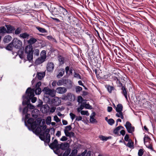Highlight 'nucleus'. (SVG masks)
Instances as JSON below:
<instances>
[{"label":"nucleus","mask_w":156,"mask_h":156,"mask_svg":"<svg viewBox=\"0 0 156 156\" xmlns=\"http://www.w3.org/2000/svg\"><path fill=\"white\" fill-rule=\"evenodd\" d=\"M53 14L55 15H59L61 19L64 21L66 18L70 20H71V16L67 10L61 6L57 8H55L52 12Z\"/></svg>","instance_id":"f257e3e1"},{"label":"nucleus","mask_w":156,"mask_h":156,"mask_svg":"<svg viewBox=\"0 0 156 156\" xmlns=\"http://www.w3.org/2000/svg\"><path fill=\"white\" fill-rule=\"evenodd\" d=\"M24 51L27 54V58L28 60L30 62H31L33 61L34 51L32 46H31V45L26 46L24 49Z\"/></svg>","instance_id":"f03ea898"},{"label":"nucleus","mask_w":156,"mask_h":156,"mask_svg":"<svg viewBox=\"0 0 156 156\" xmlns=\"http://www.w3.org/2000/svg\"><path fill=\"white\" fill-rule=\"evenodd\" d=\"M50 129H47L45 131L41 134L40 136V139L44 142L45 144H48L50 141V135L49 133Z\"/></svg>","instance_id":"7ed1b4c3"},{"label":"nucleus","mask_w":156,"mask_h":156,"mask_svg":"<svg viewBox=\"0 0 156 156\" xmlns=\"http://www.w3.org/2000/svg\"><path fill=\"white\" fill-rule=\"evenodd\" d=\"M28 91L29 92V94L30 96V97L29 98H30L34 97V92L36 94L39 95L41 93V90L40 88L31 89L30 87H28L26 91V93L27 94Z\"/></svg>","instance_id":"20e7f679"},{"label":"nucleus","mask_w":156,"mask_h":156,"mask_svg":"<svg viewBox=\"0 0 156 156\" xmlns=\"http://www.w3.org/2000/svg\"><path fill=\"white\" fill-rule=\"evenodd\" d=\"M46 57V51H42L41 53L40 57L38 58L35 61V64L37 65L41 64L45 61Z\"/></svg>","instance_id":"39448f33"},{"label":"nucleus","mask_w":156,"mask_h":156,"mask_svg":"<svg viewBox=\"0 0 156 156\" xmlns=\"http://www.w3.org/2000/svg\"><path fill=\"white\" fill-rule=\"evenodd\" d=\"M42 91L45 96L47 97L50 96L53 97L55 95V91L54 90H51L47 87H44Z\"/></svg>","instance_id":"423d86ee"},{"label":"nucleus","mask_w":156,"mask_h":156,"mask_svg":"<svg viewBox=\"0 0 156 156\" xmlns=\"http://www.w3.org/2000/svg\"><path fill=\"white\" fill-rule=\"evenodd\" d=\"M122 110L123 106L122 104H119L117 105V107H115V110L117 113L115 115L118 117H120L122 119H124V116L122 112Z\"/></svg>","instance_id":"0eeeda50"},{"label":"nucleus","mask_w":156,"mask_h":156,"mask_svg":"<svg viewBox=\"0 0 156 156\" xmlns=\"http://www.w3.org/2000/svg\"><path fill=\"white\" fill-rule=\"evenodd\" d=\"M13 46L16 48H20L22 46V41L17 38L14 39L12 41Z\"/></svg>","instance_id":"6e6552de"},{"label":"nucleus","mask_w":156,"mask_h":156,"mask_svg":"<svg viewBox=\"0 0 156 156\" xmlns=\"http://www.w3.org/2000/svg\"><path fill=\"white\" fill-rule=\"evenodd\" d=\"M47 126L46 125H44L41 126V125L40 127H37L35 129V132L37 134H39L40 136H41V134L43 133L47 129Z\"/></svg>","instance_id":"1a4fd4ad"},{"label":"nucleus","mask_w":156,"mask_h":156,"mask_svg":"<svg viewBox=\"0 0 156 156\" xmlns=\"http://www.w3.org/2000/svg\"><path fill=\"white\" fill-rule=\"evenodd\" d=\"M125 126L129 133H132L134 131V127L132 126V124L129 122H126Z\"/></svg>","instance_id":"9d476101"},{"label":"nucleus","mask_w":156,"mask_h":156,"mask_svg":"<svg viewBox=\"0 0 156 156\" xmlns=\"http://www.w3.org/2000/svg\"><path fill=\"white\" fill-rule=\"evenodd\" d=\"M49 147L52 149L54 150L56 149V151L59 150L58 146L59 144L57 140L55 139L54 141L50 144H48Z\"/></svg>","instance_id":"9b49d317"},{"label":"nucleus","mask_w":156,"mask_h":156,"mask_svg":"<svg viewBox=\"0 0 156 156\" xmlns=\"http://www.w3.org/2000/svg\"><path fill=\"white\" fill-rule=\"evenodd\" d=\"M28 124H30L31 127L33 130H34L37 127V123L35 121H34V119L32 118H30L27 120Z\"/></svg>","instance_id":"f8f14e48"},{"label":"nucleus","mask_w":156,"mask_h":156,"mask_svg":"<svg viewBox=\"0 0 156 156\" xmlns=\"http://www.w3.org/2000/svg\"><path fill=\"white\" fill-rule=\"evenodd\" d=\"M63 98L65 100H68L71 101H73L75 99V96L72 94L69 93L66 96L65 95Z\"/></svg>","instance_id":"ddd939ff"},{"label":"nucleus","mask_w":156,"mask_h":156,"mask_svg":"<svg viewBox=\"0 0 156 156\" xmlns=\"http://www.w3.org/2000/svg\"><path fill=\"white\" fill-rule=\"evenodd\" d=\"M56 91L58 94H62L65 93L67 91V89L65 87H59L56 88Z\"/></svg>","instance_id":"4468645a"},{"label":"nucleus","mask_w":156,"mask_h":156,"mask_svg":"<svg viewBox=\"0 0 156 156\" xmlns=\"http://www.w3.org/2000/svg\"><path fill=\"white\" fill-rule=\"evenodd\" d=\"M54 67V65L52 62H48L47 66V69L48 71L52 72L53 71Z\"/></svg>","instance_id":"2eb2a0df"},{"label":"nucleus","mask_w":156,"mask_h":156,"mask_svg":"<svg viewBox=\"0 0 156 156\" xmlns=\"http://www.w3.org/2000/svg\"><path fill=\"white\" fill-rule=\"evenodd\" d=\"M69 144L67 143H62L61 144H59V150L60 149L63 150H66L69 147Z\"/></svg>","instance_id":"dca6fc26"},{"label":"nucleus","mask_w":156,"mask_h":156,"mask_svg":"<svg viewBox=\"0 0 156 156\" xmlns=\"http://www.w3.org/2000/svg\"><path fill=\"white\" fill-rule=\"evenodd\" d=\"M61 99L58 97H55L52 100L53 103L56 106L59 105L61 103Z\"/></svg>","instance_id":"f3484780"},{"label":"nucleus","mask_w":156,"mask_h":156,"mask_svg":"<svg viewBox=\"0 0 156 156\" xmlns=\"http://www.w3.org/2000/svg\"><path fill=\"white\" fill-rule=\"evenodd\" d=\"M7 29V32L8 33H13L15 30V28L10 25H7L6 26Z\"/></svg>","instance_id":"a211bd4d"},{"label":"nucleus","mask_w":156,"mask_h":156,"mask_svg":"<svg viewBox=\"0 0 156 156\" xmlns=\"http://www.w3.org/2000/svg\"><path fill=\"white\" fill-rule=\"evenodd\" d=\"M95 113L93 112L90 116V122L94 123L97 122L96 119L94 118V117H95Z\"/></svg>","instance_id":"6ab92c4d"},{"label":"nucleus","mask_w":156,"mask_h":156,"mask_svg":"<svg viewBox=\"0 0 156 156\" xmlns=\"http://www.w3.org/2000/svg\"><path fill=\"white\" fill-rule=\"evenodd\" d=\"M45 76V73L44 72H37L36 75V76L38 79L41 80Z\"/></svg>","instance_id":"aec40b11"},{"label":"nucleus","mask_w":156,"mask_h":156,"mask_svg":"<svg viewBox=\"0 0 156 156\" xmlns=\"http://www.w3.org/2000/svg\"><path fill=\"white\" fill-rule=\"evenodd\" d=\"M67 82V80L65 79H61L58 80L57 83V84L58 86H61L64 84H66Z\"/></svg>","instance_id":"412c9836"},{"label":"nucleus","mask_w":156,"mask_h":156,"mask_svg":"<svg viewBox=\"0 0 156 156\" xmlns=\"http://www.w3.org/2000/svg\"><path fill=\"white\" fill-rule=\"evenodd\" d=\"M65 133L66 136H68L70 138L74 137L75 136V134L73 132H69V131H67V130H65Z\"/></svg>","instance_id":"4be33fe9"},{"label":"nucleus","mask_w":156,"mask_h":156,"mask_svg":"<svg viewBox=\"0 0 156 156\" xmlns=\"http://www.w3.org/2000/svg\"><path fill=\"white\" fill-rule=\"evenodd\" d=\"M37 41V40L33 37L31 38L28 41V43L29 44V45H31V46L32 45L34 44Z\"/></svg>","instance_id":"5701e85b"},{"label":"nucleus","mask_w":156,"mask_h":156,"mask_svg":"<svg viewBox=\"0 0 156 156\" xmlns=\"http://www.w3.org/2000/svg\"><path fill=\"white\" fill-rule=\"evenodd\" d=\"M65 73V70L63 69H61L59 71L58 74L57 76V78H59L62 76Z\"/></svg>","instance_id":"b1692460"},{"label":"nucleus","mask_w":156,"mask_h":156,"mask_svg":"<svg viewBox=\"0 0 156 156\" xmlns=\"http://www.w3.org/2000/svg\"><path fill=\"white\" fill-rule=\"evenodd\" d=\"M12 38L11 36H6L4 37L3 39V41L5 43H8L11 40Z\"/></svg>","instance_id":"393cba45"},{"label":"nucleus","mask_w":156,"mask_h":156,"mask_svg":"<svg viewBox=\"0 0 156 156\" xmlns=\"http://www.w3.org/2000/svg\"><path fill=\"white\" fill-rule=\"evenodd\" d=\"M121 89L122 90V93L124 95L126 100H127V94L126 88L124 87H122Z\"/></svg>","instance_id":"a878e982"},{"label":"nucleus","mask_w":156,"mask_h":156,"mask_svg":"<svg viewBox=\"0 0 156 156\" xmlns=\"http://www.w3.org/2000/svg\"><path fill=\"white\" fill-rule=\"evenodd\" d=\"M121 129H124L123 127L121 126H118L114 129L113 131L114 133L116 134H118L119 131Z\"/></svg>","instance_id":"bb28decb"},{"label":"nucleus","mask_w":156,"mask_h":156,"mask_svg":"<svg viewBox=\"0 0 156 156\" xmlns=\"http://www.w3.org/2000/svg\"><path fill=\"white\" fill-rule=\"evenodd\" d=\"M27 94V96H26V98L27 99H31V102L33 103H35L36 100H37V98L35 97H33L32 98H29L30 97V95H29V92L28 91V93L27 94Z\"/></svg>","instance_id":"cd10ccee"},{"label":"nucleus","mask_w":156,"mask_h":156,"mask_svg":"<svg viewBox=\"0 0 156 156\" xmlns=\"http://www.w3.org/2000/svg\"><path fill=\"white\" fill-rule=\"evenodd\" d=\"M36 28L40 32L42 33H46L47 32L46 30L43 28L40 27H36Z\"/></svg>","instance_id":"c85d7f7f"},{"label":"nucleus","mask_w":156,"mask_h":156,"mask_svg":"<svg viewBox=\"0 0 156 156\" xmlns=\"http://www.w3.org/2000/svg\"><path fill=\"white\" fill-rule=\"evenodd\" d=\"M29 36V35L26 32L21 34H20V37L23 39L28 38Z\"/></svg>","instance_id":"c756f323"},{"label":"nucleus","mask_w":156,"mask_h":156,"mask_svg":"<svg viewBox=\"0 0 156 156\" xmlns=\"http://www.w3.org/2000/svg\"><path fill=\"white\" fill-rule=\"evenodd\" d=\"M58 60L60 64H62L64 63V58L62 56L60 55L58 56Z\"/></svg>","instance_id":"7c9ffc66"},{"label":"nucleus","mask_w":156,"mask_h":156,"mask_svg":"<svg viewBox=\"0 0 156 156\" xmlns=\"http://www.w3.org/2000/svg\"><path fill=\"white\" fill-rule=\"evenodd\" d=\"M6 29L4 27H0V34H5L6 33Z\"/></svg>","instance_id":"2f4dec72"},{"label":"nucleus","mask_w":156,"mask_h":156,"mask_svg":"<svg viewBox=\"0 0 156 156\" xmlns=\"http://www.w3.org/2000/svg\"><path fill=\"white\" fill-rule=\"evenodd\" d=\"M48 105H44L41 108V110L43 113H46L47 112L48 110L46 108V107Z\"/></svg>","instance_id":"473e14b6"},{"label":"nucleus","mask_w":156,"mask_h":156,"mask_svg":"<svg viewBox=\"0 0 156 156\" xmlns=\"http://www.w3.org/2000/svg\"><path fill=\"white\" fill-rule=\"evenodd\" d=\"M100 139L103 141H107L108 139H109L111 137H105L102 135L100 136H99Z\"/></svg>","instance_id":"72a5a7b5"},{"label":"nucleus","mask_w":156,"mask_h":156,"mask_svg":"<svg viewBox=\"0 0 156 156\" xmlns=\"http://www.w3.org/2000/svg\"><path fill=\"white\" fill-rule=\"evenodd\" d=\"M70 151L71 149L70 148L67 149L63 154V156H68L70 153Z\"/></svg>","instance_id":"f704fd0d"},{"label":"nucleus","mask_w":156,"mask_h":156,"mask_svg":"<svg viewBox=\"0 0 156 156\" xmlns=\"http://www.w3.org/2000/svg\"><path fill=\"white\" fill-rule=\"evenodd\" d=\"M13 45V44L12 43V42L11 43H9L6 47V48L7 49L11 51L12 49Z\"/></svg>","instance_id":"c9c22d12"},{"label":"nucleus","mask_w":156,"mask_h":156,"mask_svg":"<svg viewBox=\"0 0 156 156\" xmlns=\"http://www.w3.org/2000/svg\"><path fill=\"white\" fill-rule=\"evenodd\" d=\"M77 152V150L76 149H74L72 150L69 156H75L76 155Z\"/></svg>","instance_id":"e433bc0d"},{"label":"nucleus","mask_w":156,"mask_h":156,"mask_svg":"<svg viewBox=\"0 0 156 156\" xmlns=\"http://www.w3.org/2000/svg\"><path fill=\"white\" fill-rule=\"evenodd\" d=\"M66 72V73L67 74L69 71L70 74H72L73 73V69L72 68H71L69 69V67L68 66H66L65 68Z\"/></svg>","instance_id":"4c0bfd02"},{"label":"nucleus","mask_w":156,"mask_h":156,"mask_svg":"<svg viewBox=\"0 0 156 156\" xmlns=\"http://www.w3.org/2000/svg\"><path fill=\"white\" fill-rule=\"evenodd\" d=\"M151 41L152 43L156 47V36H152Z\"/></svg>","instance_id":"58836bf2"},{"label":"nucleus","mask_w":156,"mask_h":156,"mask_svg":"<svg viewBox=\"0 0 156 156\" xmlns=\"http://www.w3.org/2000/svg\"><path fill=\"white\" fill-rule=\"evenodd\" d=\"M151 140V139L148 136H145L144 138V144H146L147 142Z\"/></svg>","instance_id":"ea45409f"},{"label":"nucleus","mask_w":156,"mask_h":156,"mask_svg":"<svg viewBox=\"0 0 156 156\" xmlns=\"http://www.w3.org/2000/svg\"><path fill=\"white\" fill-rule=\"evenodd\" d=\"M107 89L109 93H111L114 88L113 87L108 85L107 86Z\"/></svg>","instance_id":"a19ab883"},{"label":"nucleus","mask_w":156,"mask_h":156,"mask_svg":"<svg viewBox=\"0 0 156 156\" xmlns=\"http://www.w3.org/2000/svg\"><path fill=\"white\" fill-rule=\"evenodd\" d=\"M119 75L117 74L116 76H112V79L113 80L116 81L117 83H118V82L119 81V80L118 79Z\"/></svg>","instance_id":"79ce46f5"},{"label":"nucleus","mask_w":156,"mask_h":156,"mask_svg":"<svg viewBox=\"0 0 156 156\" xmlns=\"http://www.w3.org/2000/svg\"><path fill=\"white\" fill-rule=\"evenodd\" d=\"M107 122L109 124L112 126L114 123L115 121L113 119L111 118L108 120Z\"/></svg>","instance_id":"37998d69"},{"label":"nucleus","mask_w":156,"mask_h":156,"mask_svg":"<svg viewBox=\"0 0 156 156\" xmlns=\"http://www.w3.org/2000/svg\"><path fill=\"white\" fill-rule=\"evenodd\" d=\"M22 30V29L21 28H17L15 30V34L17 35L20 34Z\"/></svg>","instance_id":"c03bdc74"},{"label":"nucleus","mask_w":156,"mask_h":156,"mask_svg":"<svg viewBox=\"0 0 156 156\" xmlns=\"http://www.w3.org/2000/svg\"><path fill=\"white\" fill-rule=\"evenodd\" d=\"M131 140L129 139V142L127 144V146L129 148H131L133 146V142H131Z\"/></svg>","instance_id":"a18cd8bd"},{"label":"nucleus","mask_w":156,"mask_h":156,"mask_svg":"<svg viewBox=\"0 0 156 156\" xmlns=\"http://www.w3.org/2000/svg\"><path fill=\"white\" fill-rule=\"evenodd\" d=\"M147 147L150 149L152 151H154V149L152 147L151 144H147V143L145 144Z\"/></svg>","instance_id":"49530a36"},{"label":"nucleus","mask_w":156,"mask_h":156,"mask_svg":"<svg viewBox=\"0 0 156 156\" xmlns=\"http://www.w3.org/2000/svg\"><path fill=\"white\" fill-rule=\"evenodd\" d=\"M84 108V107L82 103L80 106L77 108V111L79 112H80L82 111V110Z\"/></svg>","instance_id":"de8ad7c7"},{"label":"nucleus","mask_w":156,"mask_h":156,"mask_svg":"<svg viewBox=\"0 0 156 156\" xmlns=\"http://www.w3.org/2000/svg\"><path fill=\"white\" fill-rule=\"evenodd\" d=\"M51 121V117L50 116H48L46 119V123L47 125H49L50 124Z\"/></svg>","instance_id":"09e8293b"},{"label":"nucleus","mask_w":156,"mask_h":156,"mask_svg":"<svg viewBox=\"0 0 156 156\" xmlns=\"http://www.w3.org/2000/svg\"><path fill=\"white\" fill-rule=\"evenodd\" d=\"M74 77L77 79H81V77L80 75L78 73L76 72L74 73Z\"/></svg>","instance_id":"8fccbe9b"},{"label":"nucleus","mask_w":156,"mask_h":156,"mask_svg":"<svg viewBox=\"0 0 156 156\" xmlns=\"http://www.w3.org/2000/svg\"><path fill=\"white\" fill-rule=\"evenodd\" d=\"M144 150L143 149H140L139 150L138 154L139 156H142L144 154Z\"/></svg>","instance_id":"3c124183"},{"label":"nucleus","mask_w":156,"mask_h":156,"mask_svg":"<svg viewBox=\"0 0 156 156\" xmlns=\"http://www.w3.org/2000/svg\"><path fill=\"white\" fill-rule=\"evenodd\" d=\"M84 108L86 109H90L91 108V106L88 104H85L83 103Z\"/></svg>","instance_id":"603ef678"},{"label":"nucleus","mask_w":156,"mask_h":156,"mask_svg":"<svg viewBox=\"0 0 156 156\" xmlns=\"http://www.w3.org/2000/svg\"><path fill=\"white\" fill-rule=\"evenodd\" d=\"M72 127L71 125H69L66 126L65 127V129H64V133H65V130H67V131H70L72 129Z\"/></svg>","instance_id":"864d4df0"},{"label":"nucleus","mask_w":156,"mask_h":156,"mask_svg":"<svg viewBox=\"0 0 156 156\" xmlns=\"http://www.w3.org/2000/svg\"><path fill=\"white\" fill-rule=\"evenodd\" d=\"M80 113L82 115H86L87 116L89 115V113L87 111L82 110L80 112Z\"/></svg>","instance_id":"5fc2aeb1"},{"label":"nucleus","mask_w":156,"mask_h":156,"mask_svg":"<svg viewBox=\"0 0 156 156\" xmlns=\"http://www.w3.org/2000/svg\"><path fill=\"white\" fill-rule=\"evenodd\" d=\"M83 101V98L81 96H79L78 97L77 101L79 103H82Z\"/></svg>","instance_id":"6e6d98bb"},{"label":"nucleus","mask_w":156,"mask_h":156,"mask_svg":"<svg viewBox=\"0 0 156 156\" xmlns=\"http://www.w3.org/2000/svg\"><path fill=\"white\" fill-rule=\"evenodd\" d=\"M69 115L72 120H73L76 117V115L72 113H70L69 114Z\"/></svg>","instance_id":"4d7b16f0"},{"label":"nucleus","mask_w":156,"mask_h":156,"mask_svg":"<svg viewBox=\"0 0 156 156\" xmlns=\"http://www.w3.org/2000/svg\"><path fill=\"white\" fill-rule=\"evenodd\" d=\"M54 120L56 122H59L60 121V119L58 117L57 115H55L54 117Z\"/></svg>","instance_id":"13d9d810"},{"label":"nucleus","mask_w":156,"mask_h":156,"mask_svg":"<svg viewBox=\"0 0 156 156\" xmlns=\"http://www.w3.org/2000/svg\"><path fill=\"white\" fill-rule=\"evenodd\" d=\"M34 55L37 56L39 55V51L38 49H35L34 50Z\"/></svg>","instance_id":"bf43d9fd"},{"label":"nucleus","mask_w":156,"mask_h":156,"mask_svg":"<svg viewBox=\"0 0 156 156\" xmlns=\"http://www.w3.org/2000/svg\"><path fill=\"white\" fill-rule=\"evenodd\" d=\"M76 92H80L82 90V88L80 86H77L76 88Z\"/></svg>","instance_id":"052dcab7"},{"label":"nucleus","mask_w":156,"mask_h":156,"mask_svg":"<svg viewBox=\"0 0 156 156\" xmlns=\"http://www.w3.org/2000/svg\"><path fill=\"white\" fill-rule=\"evenodd\" d=\"M41 84V82L40 81L37 82L35 88H40V87Z\"/></svg>","instance_id":"680f3d73"},{"label":"nucleus","mask_w":156,"mask_h":156,"mask_svg":"<svg viewBox=\"0 0 156 156\" xmlns=\"http://www.w3.org/2000/svg\"><path fill=\"white\" fill-rule=\"evenodd\" d=\"M62 141H66L67 140V138L65 136H63L60 139Z\"/></svg>","instance_id":"e2e57ef3"},{"label":"nucleus","mask_w":156,"mask_h":156,"mask_svg":"<svg viewBox=\"0 0 156 156\" xmlns=\"http://www.w3.org/2000/svg\"><path fill=\"white\" fill-rule=\"evenodd\" d=\"M27 107L29 108L30 109H33L34 108V106L32 105L31 104H28L27 105Z\"/></svg>","instance_id":"0e129e2a"},{"label":"nucleus","mask_w":156,"mask_h":156,"mask_svg":"<svg viewBox=\"0 0 156 156\" xmlns=\"http://www.w3.org/2000/svg\"><path fill=\"white\" fill-rule=\"evenodd\" d=\"M82 119V117L81 116H77L76 119V121H79L81 120Z\"/></svg>","instance_id":"69168bd1"},{"label":"nucleus","mask_w":156,"mask_h":156,"mask_svg":"<svg viewBox=\"0 0 156 156\" xmlns=\"http://www.w3.org/2000/svg\"><path fill=\"white\" fill-rule=\"evenodd\" d=\"M129 139V136L128 134L126 135L124 137V140L126 141H128Z\"/></svg>","instance_id":"338daca9"},{"label":"nucleus","mask_w":156,"mask_h":156,"mask_svg":"<svg viewBox=\"0 0 156 156\" xmlns=\"http://www.w3.org/2000/svg\"><path fill=\"white\" fill-rule=\"evenodd\" d=\"M27 112V108H24L23 111V114H26Z\"/></svg>","instance_id":"774afa93"}]
</instances>
